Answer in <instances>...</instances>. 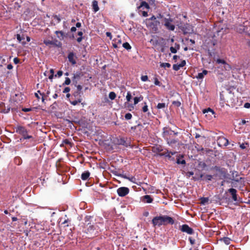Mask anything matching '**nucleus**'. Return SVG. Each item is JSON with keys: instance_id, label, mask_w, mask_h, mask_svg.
Masks as SVG:
<instances>
[{"instance_id": "nucleus-1", "label": "nucleus", "mask_w": 250, "mask_h": 250, "mask_svg": "<svg viewBox=\"0 0 250 250\" xmlns=\"http://www.w3.org/2000/svg\"><path fill=\"white\" fill-rule=\"evenodd\" d=\"M152 223L154 226L161 225H172L174 223L173 219L167 215H163L154 217L152 220Z\"/></svg>"}, {"instance_id": "nucleus-2", "label": "nucleus", "mask_w": 250, "mask_h": 250, "mask_svg": "<svg viewBox=\"0 0 250 250\" xmlns=\"http://www.w3.org/2000/svg\"><path fill=\"white\" fill-rule=\"evenodd\" d=\"M177 133H174L171 130H166L163 132V137L166 140L167 143L171 146L175 144L177 142V140L175 139V135Z\"/></svg>"}, {"instance_id": "nucleus-3", "label": "nucleus", "mask_w": 250, "mask_h": 250, "mask_svg": "<svg viewBox=\"0 0 250 250\" xmlns=\"http://www.w3.org/2000/svg\"><path fill=\"white\" fill-rule=\"evenodd\" d=\"M16 132L22 136V138L24 140L32 139L34 138L32 136L28 134V130L23 126L17 125L16 127Z\"/></svg>"}, {"instance_id": "nucleus-4", "label": "nucleus", "mask_w": 250, "mask_h": 250, "mask_svg": "<svg viewBox=\"0 0 250 250\" xmlns=\"http://www.w3.org/2000/svg\"><path fill=\"white\" fill-rule=\"evenodd\" d=\"M129 189L126 187H121L117 189V192L120 197H124L128 194Z\"/></svg>"}, {"instance_id": "nucleus-5", "label": "nucleus", "mask_w": 250, "mask_h": 250, "mask_svg": "<svg viewBox=\"0 0 250 250\" xmlns=\"http://www.w3.org/2000/svg\"><path fill=\"white\" fill-rule=\"evenodd\" d=\"M165 23L164 25L166 27V28L171 31H173L175 29V26L173 24L171 23L173 20L172 19L169 18L167 19L165 18L164 19Z\"/></svg>"}, {"instance_id": "nucleus-6", "label": "nucleus", "mask_w": 250, "mask_h": 250, "mask_svg": "<svg viewBox=\"0 0 250 250\" xmlns=\"http://www.w3.org/2000/svg\"><path fill=\"white\" fill-rule=\"evenodd\" d=\"M217 144L220 146H226L229 145V142L226 138L221 136L217 139Z\"/></svg>"}, {"instance_id": "nucleus-7", "label": "nucleus", "mask_w": 250, "mask_h": 250, "mask_svg": "<svg viewBox=\"0 0 250 250\" xmlns=\"http://www.w3.org/2000/svg\"><path fill=\"white\" fill-rule=\"evenodd\" d=\"M216 62L218 64L222 63L223 64L224 69L226 71H229L231 69V66L230 65L228 64L225 60L220 59H217Z\"/></svg>"}, {"instance_id": "nucleus-8", "label": "nucleus", "mask_w": 250, "mask_h": 250, "mask_svg": "<svg viewBox=\"0 0 250 250\" xmlns=\"http://www.w3.org/2000/svg\"><path fill=\"white\" fill-rule=\"evenodd\" d=\"M180 230L184 232H186L188 234H192L194 233L193 229L190 228L188 225L184 224L181 226Z\"/></svg>"}, {"instance_id": "nucleus-9", "label": "nucleus", "mask_w": 250, "mask_h": 250, "mask_svg": "<svg viewBox=\"0 0 250 250\" xmlns=\"http://www.w3.org/2000/svg\"><path fill=\"white\" fill-rule=\"evenodd\" d=\"M160 23L158 21H154L148 22V26L152 29L153 31L157 32L158 30V25Z\"/></svg>"}, {"instance_id": "nucleus-10", "label": "nucleus", "mask_w": 250, "mask_h": 250, "mask_svg": "<svg viewBox=\"0 0 250 250\" xmlns=\"http://www.w3.org/2000/svg\"><path fill=\"white\" fill-rule=\"evenodd\" d=\"M83 76V74L80 72H77L74 74L72 78V82L75 86L78 83V81L80 79L81 77Z\"/></svg>"}, {"instance_id": "nucleus-11", "label": "nucleus", "mask_w": 250, "mask_h": 250, "mask_svg": "<svg viewBox=\"0 0 250 250\" xmlns=\"http://www.w3.org/2000/svg\"><path fill=\"white\" fill-rule=\"evenodd\" d=\"M213 169L216 171L218 172L223 177H225L226 175V170L224 168H221L218 166H215L213 167Z\"/></svg>"}, {"instance_id": "nucleus-12", "label": "nucleus", "mask_w": 250, "mask_h": 250, "mask_svg": "<svg viewBox=\"0 0 250 250\" xmlns=\"http://www.w3.org/2000/svg\"><path fill=\"white\" fill-rule=\"evenodd\" d=\"M85 232L88 234H93L96 229V227L93 225H88L85 227Z\"/></svg>"}, {"instance_id": "nucleus-13", "label": "nucleus", "mask_w": 250, "mask_h": 250, "mask_svg": "<svg viewBox=\"0 0 250 250\" xmlns=\"http://www.w3.org/2000/svg\"><path fill=\"white\" fill-rule=\"evenodd\" d=\"M228 191L231 195L232 198L233 200V201H237V195L236 194L237 190L234 188H231L228 190Z\"/></svg>"}, {"instance_id": "nucleus-14", "label": "nucleus", "mask_w": 250, "mask_h": 250, "mask_svg": "<svg viewBox=\"0 0 250 250\" xmlns=\"http://www.w3.org/2000/svg\"><path fill=\"white\" fill-rule=\"evenodd\" d=\"M130 143L129 142H126L124 138H120L118 140L117 144L118 145H122L125 147L130 146Z\"/></svg>"}, {"instance_id": "nucleus-15", "label": "nucleus", "mask_w": 250, "mask_h": 250, "mask_svg": "<svg viewBox=\"0 0 250 250\" xmlns=\"http://www.w3.org/2000/svg\"><path fill=\"white\" fill-rule=\"evenodd\" d=\"M203 113L204 114L207 113L206 114V116H208V119H210L212 118V116L214 114L213 110L210 108H208L207 109H205L203 111Z\"/></svg>"}, {"instance_id": "nucleus-16", "label": "nucleus", "mask_w": 250, "mask_h": 250, "mask_svg": "<svg viewBox=\"0 0 250 250\" xmlns=\"http://www.w3.org/2000/svg\"><path fill=\"white\" fill-rule=\"evenodd\" d=\"M152 150L153 152L156 153L157 155L158 153L163 151V149L161 146L156 145L152 147Z\"/></svg>"}, {"instance_id": "nucleus-17", "label": "nucleus", "mask_w": 250, "mask_h": 250, "mask_svg": "<svg viewBox=\"0 0 250 250\" xmlns=\"http://www.w3.org/2000/svg\"><path fill=\"white\" fill-rule=\"evenodd\" d=\"M74 57L75 56L73 52H70L69 53L68 55V59L69 62H71L72 65H74L76 63V61Z\"/></svg>"}, {"instance_id": "nucleus-18", "label": "nucleus", "mask_w": 250, "mask_h": 250, "mask_svg": "<svg viewBox=\"0 0 250 250\" xmlns=\"http://www.w3.org/2000/svg\"><path fill=\"white\" fill-rule=\"evenodd\" d=\"M153 199L150 195H146L143 196L142 201L144 203H151L152 202Z\"/></svg>"}, {"instance_id": "nucleus-19", "label": "nucleus", "mask_w": 250, "mask_h": 250, "mask_svg": "<svg viewBox=\"0 0 250 250\" xmlns=\"http://www.w3.org/2000/svg\"><path fill=\"white\" fill-rule=\"evenodd\" d=\"M119 176H120L121 177H122L123 178L127 179L133 183H135L136 178H135L134 176H131L130 177H128L125 174H120L119 175Z\"/></svg>"}, {"instance_id": "nucleus-20", "label": "nucleus", "mask_w": 250, "mask_h": 250, "mask_svg": "<svg viewBox=\"0 0 250 250\" xmlns=\"http://www.w3.org/2000/svg\"><path fill=\"white\" fill-rule=\"evenodd\" d=\"M142 7H143V9L146 8V9H149L150 8L149 3L146 2L145 1H142L140 6L138 7V9H140Z\"/></svg>"}, {"instance_id": "nucleus-21", "label": "nucleus", "mask_w": 250, "mask_h": 250, "mask_svg": "<svg viewBox=\"0 0 250 250\" xmlns=\"http://www.w3.org/2000/svg\"><path fill=\"white\" fill-rule=\"evenodd\" d=\"M208 73V71L207 70H204L202 72L199 73L197 76H196V78L197 79L201 80L203 79L204 76Z\"/></svg>"}, {"instance_id": "nucleus-22", "label": "nucleus", "mask_w": 250, "mask_h": 250, "mask_svg": "<svg viewBox=\"0 0 250 250\" xmlns=\"http://www.w3.org/2000/svg\"><path fill=\"white\" fill-rule=\"evenodd\" d=\"M92 219V217L91 216H86L84 219V225L85 227L88 226L92 225L91 224V219Z\"/></svg>"}, {"instance_id": "nucleus-23", "label": "nucleus", "mask_w": 250, "mask_h": 250, "mask_svg": "<svg viewBox=\"0 0 250 250\" xmlns=\"http://www.w3.org/2000/svg\"><path fill=\"white\" fill-rule=\"evenodd\" d=\"M233 180L237 182H240L241 180L244 179L242 177H239V174L237 171L232 173Z\"/></svg>"}, {"instance_id": "nucleus-24", "label": "nucleus", "mask_w": 250, "mask_h": 250, "mask_svg": "<svg viewBox=\"0 0 250 250\" xmlns=\"http://www.w3.org/2000/svg\"><path fill=\"white\" fill-rule=\"evenodd\" d=\"M90 172L88 171H84L81 175V179L83 180H86L88 179L90 176Z\"/></svg>"}, {"instance_id": "nucleus-25", "label": "nucleus", "mask_w": 250, "mask_h": 250, "mask_svg": "<svg viewBox=\"0 0 250 250\" xmlns=\"http://www.w3.org/2000/svg\"><path fill=\"white\" fill-rule=\"evenodd\" d=\"M17 39L18 41L22 43V44L24 45L26 44V42L24 41V36L23 35H22L21 36L18 34H17Z\"/></svg>"}, {"instance_id": "nucleus-26", "label": "nucleus", "mask_w": 250, "mask_h": 250, "mask_svg": "<svg viewBox=\"0 0 250 250\" xmlns=\"http://www.w3.org/2000/svg\"><path fill=\"white\" fill-rule=\"evenodd\" d=\"M92 7L93 11L95 12H96L99 10V8L98 6V2L97 0H94L92 1Z\"/></svg>"}, {"instance_id": "nucleus-27", "label": "nucleus", "mask_w": 250, "mask_h": 250, "mask_svg": "<svg viewBox=\"0 0 250 250\" xmlns=\"http://www.w3.org/2000/svg\"><path fill=\"white\" fill-rule=\"evenodd\" d=\"M14 162L16 165L20 166L22 164V161L20 157L16 156L14 159Z\"/></svg>"}, {"instance_id": "nucleus-28", "label": "nucleus", "mask_w": 250, "mask_h": 250, "mask_svg": "<svg viewBox=\"0 0 250 250\" xmlns=\"http://www.w3.org/2000/svg\"><path fill=\"white\" fill-rule=\"evenodd\" d=\"M55 34L57 35L58 38H59L61 40H62L64 39V33L62 31H56L55 32Z\"/></svg>"}, {"instance_id": "nucleus-29", "label": "nucleus", "mask_w": 250, "mask_h": 250, "mask_svg": "<svg viewBox=\"0 0 250 250\" xmlns=\"http://www.w3.org/2000/svg\"><path fill=\"white\" fill-rule=\"evenodd\" d=\"M167 104H166L165 103H158L156 107L158 109H167Z\"/></svg>"}, {"instance_id": "nucleus-30", "label": "nucleus", "mask_w": 250, "mask_h": 250, "mask_svg": "<svg viewBox=\"0 0 250 250\" xmlns=\"http://www.w3.org/2000/svg\"><path fill=\"white\" fill-rule=\"evenodd\" d=\"M143 96L140 95L139 97H135L134 98V104H137L139 102L142 101L143 100Z\"/></svg>"}, {"instance_id": "nucleus-31", "label": "nucleus", "mask_w": 250, "mask_h": 250, "mask_svg": "<svg viewBox=\"0 0 250 250\" xmlns=\"http://www.w3.org/2000/svg\"><path fill=\"white\" fill-rule=\"evenodd\" d=\"M220 241H223L226 245H229L230 243V239L229 237H224L220 239Z\"/></svg>"}, {"instance_id": "nucleus-32", "label": "nucleus", "mask_w": 250, "mask_h": 250, "mask_svg": "<svg viewBox=\"0 0 250 250\" xmlns=\"http://www.w3.org/2000/svg\"><path fill=\"white\" fill-rule=\"evenodd\" d=\"M21 96V93L16 94L15 96H13V100L17 103H18L20 101V98Z\"/></svg>"}, {"instance_id": "nucleus-33", "label": "nucleus", "mask_w": 250, "mask_h": 250, "mask_svg": "<svg viewBox=\"0 0 250 250\" xmlns=\"http://www.w3.org/2000/svg\"><path fill=\"white\" fill-rule=\"evenodd\" d=\"M82 101V99H75V100L70 101V102L71 104H72L73 105H76L78 103H81Z\"/></svg>"}, {"instance_id": "nucleus-34", "label": "nucleus", "mask_w": 250, "mask_h": 250, "mask_svg": "<svg viewBox=\"0 0 250 250\" xmlns=\"http://www.w3.org/2000/svg\"><path fill=\"white\" fill-rule=\"evenodd\" d=\"M64 144L69 145L71 146L72 143L68 139H65L62 141V143L61 145H60V146H63Z\"/></svg>"}, {"instance_id": "nucleus-35", "label": "nucleus", "mask_w": 250, "mask_h": 250, "mask_svg": "<svg viewBox=\"0 0 250 250\" xmlns=\"http://www.w3.org/2000/svg\"><path fill=\"white\" fill-rule=\"evenodd\" d=\"M81 94V93L79 92L76 91L73 93V96L75 97V99H82Z\"/></svg>"}, {"instance_id": "nucleus-36", "label": "nucleus", "mask_w": 250, "mask_h": 250, "mask_svg": "<svg viewBox=\"0 0 250 250\" xmlns=\"http://www.w3.org/2000/svg\"><path fill=\"white\" fill-rule=\"evenodd\" d=\"M43 43L46 45L55 44V42L54 41H50L49 40H44L43 41Z\"/></svg>"}, {"instance_id": "nucleus-37", "label": "nucleus", "mask_w": 250, "mask_h": 250, "mask_svg": "<svg viewBox=\"0 0 250 250\" xmlns=\"http://www.w3.org/2000/svg\"><path fill=\"white\" fill-rule=\"evenodd\" d=\"M171 64L168 62H162L160 63V67L163 68H170Z\"/></svg>"}, {"instance_id": "nucleus-38", "label": "nucleus", "mask_w": 250, "mask_h": 250, "mask_svg": "<svg viewBox=\"0 0 250 250\" xmlns=\"http://www.w3.org/2000/svg\"><path fill=\"white\" fill-rule=\"evenodd\" d=\"M116 97V94L114 92H110L109 94V98L111 100H113Z\"/></svg>"}, {"instance_id": "nucleus-39", "label": "nucleus", "mask_w": 250, "mask_h": 250, "mask_svg": "<svg viewBox=\"0 0 250 250\" xmlns=\"http://www.w3.org/2000/svg\"><path fill=\"white\" fill-rule=\"evenodd\" d=\"M123 47L127 50H130L131 48L130 45L127 42L123 43Z\"/></svg>"}, {"instance_id": "nucleus-40", "label": "nucleus", "mask_w": 250, "mask_h": 250, "mask_svg": "<svg viewBox=\"0 0 250 250\" xmlns=\"http://www.w3.org/2000/svg\"><path fill=\"white\" fill-rule=\"evenodd\" d=\"M113 42L117 43L119 45H121L122 43V40L120 38V36H118L116 38L114 39L113 40Z\"/></svg>"}, {"instance_id": "nucleus-41", "label": "nucleus", "mask_w": 250, "mask_h": 250, "mask_svg": "<svg viewBox=\"0 0 250 250\" xmlns=\"http://www.w3.org/2000/svg\"><path fill=\"white\" fill-rule=\"evenodd\" d=\"M208 201V198L207 197H202L201 198V203L203 205H205Z\"/></svg>"}, {"instance_id": "nucleus-42", "label": "nucleus", "mask_w": 250, "mask_h": 250, "mask_svg": "<svg viewBox=\"0 0 250 250\" xmlns=\"http://www.w3.org/2000/svg\"><path fill=\"white\" fill-rule=\"evenodd\" d=\"M185 175L187 178H189L190 176L194 175V172L193 171H188V172H184Z\"/></svg>"}, {"instance_id": "nucleus-43", "label": "nucleus", "mask_w": 250, "mask_h": 250, "mask_svg": "<svg viewBox=\"0 0 250 250\" xmlns=\"http://www.w3.org/2000/svg\"><path fill=\"white\" fill-rule=\"evenodd\" d=\"M71 83V80L68 77L65 78L64 82L62 83L63 85H69Z\"/></svg>"}, {"instance_id": "nucleus-44", "label": "nucleus", "mask_w": 250, "mask_h": 250, "mask_svg": "<svg viewBox=\"0 0 250 250\" xmlns=\"http://www.w3.org/2000/svg\"><path fill=\"white\" fill-rule=\"evenodd\" d=\"M181 67V66L179 64H174L173 65V69L175 71L179 70L180 69Z\"/></svg>"}, {"instance_id": "nucleus-45", "label": "nucleus", "mask_w": 250, "mask_h": 250, "mask_svg": "<svg viewBox=\"0 0 250 250\" xmlns=\"http://www.w3.org/2000/svg\"><path fill=\"white\" fill-rule=\"evenodd\" d=\"M172 104L178 107L181 106V103L179 101H174L172 102Z\"/></svg>"}, {"instance_id": "nucleus-46", "label": "nucleus", "mask_w": 250, "mask_h": 250, "mask_svg": "<svg viewBox=\"0 0 250 250\" xmlns=\"http://www.w3.org/2000/svg\"><path fill=\"white\" fill-rule=\"evenodd\" d=\"M131 97L132 96H131V93L129 91L127 92V95L126 96V100L127 102L130 101V100L131 99Z\"/></svg>"}, {"instance_id": "nucleus-47", "label": "nucleus", "mask_w": 250, "mask_h": 250, "mask_svg": "<svg viewBox=\"0 0 250 250\" xmlns=\"http://www.w3.org/2000/svg\"><path fill=\"white\" fill-rule=\"evenodd\" d=\"M132 116V114L130 113H127L125 114V118L126 120H128L131 119Z\"/></svg>"}, {"instance_id": "nucleus-48", "label": "nucleus", "mask_w": 250, "mask_h": 250, "mask_svg": "<svg viewBox=\"0 0 250 250\" xmlns=\"http://www.w3.org/2000/svg\"><path fill=\"white\" fill-rule=\"evenodd\" d=\"M54 41L55 42V44H52L53 45L58 47H61L62 46V43L60 42H59L57 40H55Z\"/></svg>"}, {"instance_id": "nucleus-49", "label": "nucleus", "mask_w": 250, "mask_h": 250, "mask_svg": "<svg viewBox=\"0 0 250 250\" xmlns=\"http://www.w3.org/2000/svg\"><path fill=\"white\" fill-rule=\"evenodd\" d=\"M246 145L248 146H249V143H243L240 145V147L241 149H244L246 148Z\"/></svg>"}, {"instance_id": "nucleus-50", "label": "nucleus", "mask_w": 250, "mask_h": 250, "mask_svg": "<svg viewBox=\"0 0 250 250\" xmlns=\"http://www.w3.org/2000/svg\"><path fill=\"white\" fill-rule=\"evenodd\" d=\"M145 105L142 108V110L144 112H146L148 111V106L146 104V103L145 102L144 103Z\"/></svg>"}, {"instance_id": "nucleus-51", "label": "nucleus", "mask_w": 250, "mask_h": 250, "mask_svg": "<svg viewBox=\"0 0 250 250\" xmlns=\"http://www.w3.org/2000/svg\"><path fill=\"white\" fill-rule=\"evenodd\" d=\"M142 125L139 124H138L137 125H135V126H132L131 127V129L132 130L135 131V130L137 129V128L140 127H142Z\"/></svg>"}, {"instance_id": "nucleus-52", "label": "nucleus", "mask_w": 250, "mask_h": 250, "mask_svg": "<svg viewBox=\"0 0 250 250\" xmlns=\"http://www.w3.org/2000/svg\"><path fill=\"white\" fill-rule=\"evenodd\" d=\"M150 42L152 43L153 45H157L158 43V40L156 39H151L150 41Z\"/></svg>"}, {"instance_id": "nucleus-53", "label": "nucleus", "mask_w": 250, "mask_h": 250, "mask_svg": "<svg viewBox=\"0 0 250 250\" xmlns=\"http://www.w3.org/2000/svg\"><path fill=\"white\" fill-rule=\"evenodd\" d=\"M177 163L178 164H186V161L185 160H181L180 159H177Z\"/></svg>"}, {"instance_id": "nucleus-54", "label": "nucleus", "mask_w": 250, "mask_h": 250, "mask_svg": "<svg viewBox=\"0 0 250 250\" xmlns=\"http://www.w3.org/2000/svg\"><path fill=\"white\" fill-rule=\"evenodd\" d=\"M76 87H77V91L78 92H79L80 93H81V91H82V90L83 89V87L82 85H78L77 84H76V86H75Z\"/></svg>"}, {"instance_id": "nucleus-55", "label": "nucleus", "mask_w": 250, "mask_h": 250, "mask_svg": "<svg viewBox=\"0 0 250 250\" xmlns=\"http://www.w3.org/2000/svg\"><path fill=\"white\" fill-rule=\"evenodd\" d=\"M141 79L143 82H146L148 80V77L147 75H142L141 77Z\"/></svg>"}, {"instance_id": "nucleus-56", "label": "nucleus", "mask_w": 250, "mask_h": 250, "mask_svg": "<svg viewBox=\"0 0 250 250\" xmlns=\"http://www.w3.org/2000/svg\"><path fill=\"white\" fill-rule=\"evenodd\" d=\"M169 49L171 52L172 53H176L177 51V49L173 46H171Z\"/></svg>"}, {"instance_id": "nucleus-57", "label": "nucleus", "mask_w": 250, "mask_h": 250, "mask_svg": "<svg viewBox=\"0 0 250 250\" xmlns=\"http://www.w3.org/2000/svg\"><path fill=\"white\" fill-rule=\"evenodd\" d=\"M244 30H245V29H244V26H242L241 25H240V28L238 30V31L240 33H242V32H244Z\"/></svg>"}, {"instance_id": "nucleus-58", "label": "nucleus", "mask_w": 250, "mask_h": 250, "mask_svg": "<svg viewBox=\"0 0 250 250\" xmlns=\"http://www.w3.org/2000/svg\"><path fill=\"white\" fill-rule=\"evenodd\" d=\"M70 91V88L69 87H66L63 90V93H68Z\"/></svg>"}, {"instance_id": "nucleus-59", "label": "nucleus", "mask_w": 250, "mask_h": 250, "mask_svg": "<svg viewBox=\"0 0 250 250\" xmlns=\"http://www.w3.org/2000/svg\"><path fill=\"white\" fill-rule=\"evenodd\" d=\"M167 149H166L165 151L160 152L157 155H159L160 156H165V155H166L167 154Z\"/></svg>"}, {"instance_id": "nucleus-60", "label": "nucleus", "mask_w": 250, "mask_h": 250, "mask_svg": "<svg viewBox=\"0 0 250 250\" xmlns=\"http://www.w3.org/2000/svg\"><path fill=\"white\" fill-rule=\"evenodd\" d=\"M154 84L156 85H159V86L160 85V82L158 80V79L156 78H155V79H154Z\"/></svg>"}, {"instance_id": "nucleus-61", "label": "nucleus", "mask_w": 250, "mask_h": 250, "mask_svg": "<svg viewBox=\"0 0 250 250\" xmlns=\"http://www.w3.org/2000/svg\"><path fill=\"white\" fill-rule=\"evenodd\" d=\"M53 17H54V19L55 20H57L58 22H60L61 21V18H60V17L59 16H58V15H54L53 16Z\"/></svg>"}, {"instance_id": "nucleus-62", "label": "nucleus", "mask_w": 250, "mask_h": 250, "mask_svg": "<svg viewBox=\"0 0 250 250\" xmlns=\"http://www.w3.org/2000/svg\"><path fill=\"white\" fill-rule=\"evenodd\" d=\"M32 110V108H23L22 109V111L25 112H29Z\"/></svg>"}, {"instance_id": "nucleus-63", "label": "nucleus", "mask_w": 250, "mask_h": 250, "mask_svg": "<svg viewBox=\"0 0 250 250\" xmlns=\"http://www.w3.org/2000/svg\"><path fill=\"white\" fill-rule=\"evenodd\" d=\"M206 177L208 181H211L212 179V176L211 175H206Z\"/></svg>"}, {"instance_id": "nucleus-64", "label": "nucleus", "mask_w": 250, "mask_h": 250, "mask_svg": "<svg viewBox=\"0 0 250 250\" xmlns=\"http://www.w3.org/2000/svg\"><path fill=\"white\" fill-rule=\"evenodd\" d=\"M181 67H184L186 64V62L185 60H183L179 64Z\"/></svg>"}]
</instances>
